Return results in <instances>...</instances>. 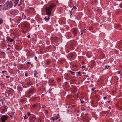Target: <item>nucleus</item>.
Instances as JSON below:
<instances>
[{
  "mask_svg": "<svg viewBox=\"0 0 122 122\" xmlns=\"http://www.w3.org/2000/svg\"><path fill=\"white\" fill-rule=\"evenodd\" d=\"M77 73L78 75L80 76H81V75L80 74V72H78Z\"/></svg>",
  "mask_w": 122,
  "mask_h": 122,
  "instance_id": "20",
  "label": "nucleus"
},
{
  "mask_svg": "<svg viewBox=\"0 0 122 122\" xmlns=\"http://www.w3.org/2000/svg\"><path fill=\"white\" fill-rule=\"evenodd\" d=\"M81 103H84V101L83 100H81Z\"/></svg>",
  "mask_w": 122,
  "mask_h": 122,
  "instance_id": "37",
  "label": "nucleus"
},
{
  "mask_svg": "<svg viewBox=\"0 0 122 122\" xmlns=\"http://www.w3.org/2000/svg\"><path fill=\"white\" fill-rule=\"evenodd\" d=\"M23 17L24 19H25L26 18V16L25 15H24V16Z\"/></svg>",
  "mask_w": 122,
  "mask_h": 122,
  "instance_id": "33",
  "label": "nucleus"
},
{
  "mask_svg": "<svg viewBox=\"0 0 122 122\" xmlns=\"http://www.w3.org/2000/svg\"><path fill=\"white\" fill-rule=\"evenodd\" d=\"M97 91H96V90H95V91H94V92H97Z\"/></svg>",
  "mask_w": 122,
  "mask_h": 122,
  "instance_id": "54",
  "label": "nucleus"
},
{
  "mask_svg": "<svg viewBox=\"0 0 122 122\" xmlns=\"http://www.w3.org/2000/svg\"><path fill=\"white\" fill-rule=\"evenodd\" d=\"M76 79H74L73 80H72V81H74V82H75V81H76Z\"/></svg>",
  "mask_w": 122,
  "mask_h": 122,
  "instance_id": "35",
  "label": "nucleus"
},
{
  "mask_svg": "<svg viewBox=\"0 0 122 122\" xmlns=\"http://www.w3.org/2000/svg\"><path fill=\"white\" fill-rule=\"evenodd\" d=\"M110 101H108V103H110Z\"/></svg>",
  "mask_w": 122,
  "mask_h": 122,
  "instance_id": "57",
  "label": "nucleus"
},
{
  "mask_svg": "<svg viewBox=\"0 0 122 122\" xmlns=\"http://www.w3.org/2000/svg\"><path fill=\"white\" fill-rule=\"evenodd\" d=\"M86 77H88V75H86Z\"/></svg>",
  "mask_w": 122,
  "mask_h": 122,
  "instance_id": "64",
  "label": "nucleus"
},
{
  "mask_svg": "<svg viewBox=\"0 0 122 122\" xmlns=\"http://www.w3.org/2000/svg\"><path fill=\"white\" fill-rule=\"evenodd\" d=\"M7 40L8 41L10 42H12L13 41V40L11 39L10 38H8Z\"/></svg>",
  "mask_w": 122,
  "mask_h": 122,
  "instance_id": "7",
  "label": "nucleus"
},
{
  "mask_svg": "<svg viewBox=\"0 0 122 122\" xmlns=\"http://www.w3.org/2000/svg\"><path fill=\"white\" fill-rule=\"evenodd\" d=\"M1 54H5V53L4 52H1Z\"/></svg>",
  "mask_w": 122,
  "mask_h": 122,
  "instance_id": "23",
  "label": "nucleus"
},
{
  "mask_svg": "<svg viewBox=\"0 0 122 122\" xmlns=\"http://www.w3.org/2000/svg\"><path fill=\"white\" fill-rule=\"evenodd\" d=\"M0 101L1 102H2V101L3 102V100L2 99H0Z\"/></svg>",
  "mask_w": 122,
  "mask_h": 122,
  "instance_id": "52",
  "label": "nucleus"
},
{
  "mask_svg": "<svg viewBox=\"0 0 122 122\" xmlns=\"http://www.w3.org/2000/svg\"><path fill=\"white\" fill-rule=\"evenodd\" d=\"M69 72L71 73V74H72V72H72V71H70H70H69Z\"/></svg>",
  "mask_w": 122,
  "mask_h": 122,
  "instance_id": "41",
  "label": "nucleus"
},
{
  "mask_svg": "<svg viewBox=\"0 0 122 122\" xmlns=\"http://www.w3.org/2000/svg\"><path fill=\"white\" fill-rule=\"evenodd\" d=\"M27 64H29L30 65L31 64V63L30 62H28L27 63Z\"/></svg>",
  "mask_w": 122,
  "mask_h": 122,
  "instance_id": "39",
  "label": "nucleus"
},
{
  "mask_svg": "<svg viewBox=\"0 0 122 122\" xmlns=\"http://www.w3.org/2000/svg\"><path fill=\"white\" fill-rule=\"evenodd\" d=\"M17 4H15L14 5V6L15 7H16L17 5Z\"/></svg>",
  "mask_w": 122,
  "mask_h": 122,
  "instance_id": "47",
  "label": "nucleus"
},
{
  "mask_svg": "<svg viewBox=\"0 0 122 122\" xmlns=\"http://www.w3.org/2000/svg\"><path fill=\"white\" fill-rule=\"evenodd\" d=\"M11 18H10V22H11Z\"/></svg>",
  "mask_w": 122,
  "mask_h": 122,
  "instance_id": "55",
  "label": "nucleus"
},
{
  "mask_svg": "<svg viewBox=\"0 0 122 122\" xmlns=\"http://www.w3.org/2000/svg\"><path fill=\"white\" fill-rule=\"evenodd\" d=\"M107 98V97H103V99H106Z\"/></svg>",
  "mask_w": 122,
  "mask_h": 122,
  "instance_id": "40",
  "label": "nucleus"
},
{
  "mask_svg": "<svg viewBox=\"0 0 122 122\" xmlns=\"http://www.w3.org/2000/svg\"><path fill=\"white\" fill-rule=\"evenodd\" d=\"M121 72V71H118V74H120Z\"/></svg>",
  "mask_w": 122,
  "mask_h": 122,
  "instance_id": "42",
  "label": "nucleus"
},
{
  "mask_svg": "<svg viewBox=\"0 0 122 122\" xmlns=\"http://www.w3.org/2000/svg\"><path fill=\"white\" fill-rule=\"evenodd\" d=\"M30 35H29L27 36V37H28L29 38H30Z\"/></svg>",
  "mask_w": 122,
  "mask_h": 122,
  "instance_id": "44",
  "label": "nucleus"
},
{
  "mask_svg": "<svg viewBox=\"0 0 122 122\" xmlns=\"http://www.w3.org/2000/svg\"><path fill=\"white\" fill-rule=\"evenodd\" d=\"M7 2L8 3L9 7L10 8L13 5L12 1H9L8 0L7 1Z\"/></svg>",
  "mask_w": 122,
  "mask_h": 122,
  "instance_id": "4",
  "label": "nucleus"
},
{
  "mask_svg": "<svg viewBox=\"0 0 122 122\" xmlns=\"http://www.w3.org/2000/svg\"><path fill=\"white\" fill-rule=\"evenodd\" d=\"M60 116L59 115V114H57V116L55 117V119L56 120H57V119H58L60 117Z\"/></svg>",
  "mask_w": 122,
  "mask_h": 122,
  "instance_id": "11",
  "label": "nucleus"
},
{
  "mask_svg": "<svg viewBox=\"0 0 122 122\" xmlns=\"http://www.w3.org/2000/svg\"><path fill=\"white\" fill-rule=\"evenodd\" d=\"M83 33H82L81 32V35H82L83 34Z\"/></svg>",
  "mask_w": 122,
  "mask_h": 122,
  "instance_id": "48",
  "label": "nucleus"
},
{
  "mask_svg": "<svg viewBox=\"0 0 122 122\" xmlns=\"http://www.w3.org/2000/svg\"><path fill=\"white\" fill-rule=\"evenodd\" d=\"M4 1V0H0V3H3Z\"/></svg>",
  "mask_w": 122,
  "mask_h": 122,
  "instance_id": "24",
  "label": "nucleus"
},
{
  "mask_svg": "<svg viewBox=\"0 0 122 122\" xmlns=\"http://www.w3.org/2000/svg\"><path fill=\"white\" fill-rule=\"evenodd\" d=\"M81 32L83 33H85V31H84V30H81Z\"/></svg>",
  "mask_w": 122,
  "mask_h": 122,
  "instance_id": "26",
  "label": "nucleus"
},
{
  "mask_svg": "<svg viewBox=\"0 0 122 122\" xmlns=\"http://www.w3.org/2000/svg\"><path fill=\"white\" fill-rule=\"evenodd\" d=\"M55 6V5L52 4L50 5L49 7H46L45 8V10L46 11V14L47 15H50L52 9Z\"/></svg>",
  "mask_w": 122,
  "mask_h": 122,
  "instance_id": "1",
  "label": "nucleus"
},
{
  "mask_svg": "<svg viewBox=\"0 0 122 122\" xmlns=\"http://www.w3.org/2000/svg\"><path fill=\"white\" fill-rule=\"evenodd\" d=\"M36 86H38V84H37L36 85Z\"/></svg>",
  "mask_w": 122,
  "mask_h": 122,
  "instance_id": "61",
  "label": "nucleus"
},
{
  "mask_svg": "<svg viewBox=\"0 0 122 122\" xmlns=\"http://www.w3.org/2000/svg\"><path fill=\"white\" fill-rule=\"evenodd\" d=\"M45 111L46 112L45 113L46 114H47L48 112V111L47 110H46Z\"/></svg>",
  "mask_w": 122,
  "mask_h": 122,
  "instance_id": "29",
  "label": "nucleus"
},
{
  "mask_svg": "<svg viewBox=\"0 0 122 122\" xmlns=\"http://www.w3.org/2000/svg\"><path fill=\"white\" fill-rule=\"evenodd\" d=\"M51 119L53 120H55L56 119H55V118L54 117H52Z\"/></svg>",
  "mask_w": 122,
  "mask_h": 122,
  "instance_id": "22",
  "label": "nucleus"
},
{
  "mask_svg": "<svg viewBox=\"0 0 122 122\" xmlns=\"http://www.w3.org/2000/svg\"><path fill=\"white\" fill-rule=\"evenodd\" d=\"M33 119H33H31V121H30V122H32V121H34V119Z\"/></svg>",
  "mask_w": 122,
  "mask_h": 122,
  "instance_id": "36",
  "label": "nucleus"
},
{
  "mask_svg": "<svg viewBox=\"0 0 122 122\" xmlns=\"http://www.w3.org/2000/svg\"><path fill=\"white\" fill-rule=\"evenodd\" d=\"M35 73H34V75L35 76V77H38L37 76H36L38 74V73L37 72V71L36 70L35 71Z\"/></svg>",
  "mask_w": 122,
  "mask_h": 122,
  "instance_id": "12",
  "label": "nucleus"
},
{
  "mask_svg": "<svg viewBox=\"0 0 122 122\" xmlns=\"http://www.w3.org/2000/svg\"><path fill=\"white\" fill-rule=\"evenodd\" d=\"M35 60H37V57H36V56H35Z\"/></svg>",
  "mask_w": 122,
  "mask_h": 122,
  "instance_id": "46",
  "label": "nucleus"
},
{
  "mask_svg": "<svg viewBox=\"0 0 122 122\" xmlns=\"http://www.w3.org/2000/svg\"><path fill=\"white\" fill-rule=\"evenodd\" d=\"M23 108H20L19 109H20V110H21V109H23Z\"/></svg>",
  "mask_w": 122,
  "mask_h": 122,
  "instance_id": "60",
  "label": "nucleus"
},
{
  "mask_svg": "<svg viewBox=\"0 0 122 122\" xmlns=\"http://www.w3.org/2000/svg\"><path fill=\"white\" fill-rule=\"evenodd\" d=\"M3 7L5 8H7V9L8 8V4L7 3L5 4L3 6Z\"/></svg>",
  "mask_w": 122,
  "mask_h": 122,
  "instance_id": "8",
  "label": "nucleus"
},
{
  "mask_svg": "<svg viewBox=\"0 0 122 122\" xmlns=\"http://www.w3.org/2000/svg\"><path fill=\"white\" fill-rule=\"evenodd\" d=\"M34 91V90L32 89L29 91L27 93V94L28 97H30V94L31 93H32Z\"/></svg>",
  "mask_w": 122,
  "mask_h": 122,
  "instance_id": "3",
  "label": "nucleus"
},
{
  "mask_svg": "<svg viewBox=\"0 0 122 122\" xmlns=\"http://www.w3.org/2000/svg\"><path fill=\"white\" fill-rule=\"evenodd\" d=\"M25 75L26 76H27L28 75V74L27 73H25Z\"/></svg>",
  "mask_w": 122,
  "mask_h": 122,
  "instance_id": "43",
  "label": "nucleus"
},
{
  "mask_svg": "<svg viewBox=\"0 0 122 122\" xmlns=\"http://www.w3.org/2000/svg\"><path fill=\"white\" fill-rule=\"evenodd\" d=\"M46 106H45V105H44L42 107V108H43L44 107H45Z\"/></svg>",
  "mask_w": 122,
  "mask_h": 122,
  "instance_id": "25",
  "label": "nucleus"
},
{
  "mask_svg": "<svg viewBox=\"0 0 122 122\" xmlns=\"http://www.w3.org/2000/svg\"><path fill=\"white\" fill-rule=\"evenodd\" d=\"M15 113L14 112H12L10 114V116L11 117V118H12L13 116V115L14 113Z\"/></svg>",
  "mask_w": 122,
  "mask_h": 122,
  "instance_id": "10",
  "label": "nucleus"
},
{
  "mask_svg": "<svg viewBox=\"0 0 122 122\" xmlns=\"http://www.w3.org/2000/svg\"><path fill=\"white\" fill-rule=\"evenodd\" d=\"M85 68V66H83L82 67V68Z\"/></svg>",
  "mask_w": 122,
  "mask_h": 122,
  "instance_id": "34",
  "label": "nucleus"
},
{
  "mask_svg": "<svg viewBox=\"0 0 122 122\" xmlns=\"http://www.w3.org/2000/svg\"><path fill=\"white\" fill-rule=\"evenodd\" d=\"M2 110L4 112H5V111H6V110H4L3 109Z\"/></svg>",
  "mask_w": 122,
  "mask_h": 122,
  "instance_id": "49",
  "label": "nucleus"
},
{
  "mask_svg": "<svg viewBox=\"0 0 122 122\" xmlns=\"http://www.w3.org/2000/svg\"><path fill=\"white\" fill-rule=\"evenodd\" d=\"M35 36L36 37L37 36L36 35V34H35Z\"/></svg>",
  "mask_w": 122,
  "mask_h": 122,
  "instance_id": "59",
  "label": "nucleus"
},
{
  "mask_svg": "<svg viewBox=\"0 0 122 122\" xmlns=\"http://www.w3.org/2000/svg\"><path fill=\"white\" fill-rule=\"evenodd\" d=\"M24 13H23L22 14V18H23V16H24L23 15H24Z\"/></svg>",
  "mask_w": 122,
  "mask_h": 122,
  "instance_id": "51",
  "label": "nucleus"
},
{
  "mask_svg": "<svg viewBox=\"0 0 122 122\" xmlns=\"http://www.w3.org/2000/svg\"><path fill=\"white\" fill-rule=\"evenodd\" d=\"M53 81H54V80H51V82H53Z\"/></svg>",
  "mask_w": 122,
  "mask_h": 122,
  "instance_id": "62",
  "label": "nucleus"
},
{
  "mask_svg": "<svg viewBox=\"0 0 122 122\" xmlns=\"http://www.w3.org/2000/svg\"><path fill=\"white\" fill-rule=\"evenodd\" d=\"M27 115H28V116H29L30 115V114L29 112H28L27 113Z\"/></svg>",
  "mask_w": 122,
  "mask_h": 122,
  "instance_id": "27",
  "label": "nucleus"
},
{
  "mask_svg": "<svg viewBox=\"0 0 122 122\" xmlns=\"http://www.w3.org/2000/svg\"><path fill=\"white\" fill-rule=\"evenodd\" d=\"M38 120L39 121H41V119H39Z\"/></svg>",
  "mask_w": 122,
  "mask_h": 122,
  "instance_id": "56",
  "label": "nucleus"
},
{
  "mask_svg": "<svg viewBox=\"0 0 122 122\" xmlns=\"http://www.w3.org/2000/svg\"><path fill=\"white\" fill-rule=\"evenodd\" d=\"M95 89V88H92V90L93 91H94V90Z\"/></svg>",
  "mask_w": 122,
  "mask_h": 122,
  "instance_id": "31",
  "label": "nucleus"
},
{
  "mask_svg": "<svg viewBox=\"0 0 122 122\" xmlns=\"http://www.w3.org/2000/svg\"><path fill=\"white\" fill-rule=\"evenodd\" d=\"M50 61L49 60H47L46 62V65H48L50 64Z\"/></svg>",
  "mask_w": 122,
  "mask_h": 122,
  "instance_id": "9",
  "label": "nucleus"
},
{
  "mask_svg": "<svg viewBox=\"0 0 122 122\" xmlns=\"http://www.w3.org/2000/svg\"><path fill=\"white\" fill-rule=\"evenodd\" d=\"M8 118V116L7 115H3L2 116L1 119L2 122H4L6 121Z\"/></svg>",
  "mask_w": 122,
  "mask_h": 122,
  "instance_id": "2",
  "label": "nucleus"
},
{
  "mask_svg": "<svg viewBox=\"0 0 122 122\" xmlns=\"http://www.w3.org/2000/svg\"><path fill=\"white\" fill-rule=\"evenodd\" d=\"M28 85H31L32 84V83L31 82H28Z\"/></svg>",
  "mask_w": 122,
  "mask_h": 122,
  "instance_id": "14",
  "label": "nucleus"
},
{
  "mask_svg": "<svg viewBox=\"0 0 122 122\" xmlns=\"http://www.w3.org/2000/svg\"><path fill=\"white\" fill-rule=\"evenodd\" d=\"M19 1V0H15L14 2L16 4H17Z\"/></svg>",
  "mask_w": 122,
  "mask_h": 122,
  "instance_id": "16",
  "label": "nucleus"
},
{
  "mask_svg": "<svg viewBox=\"0 0 122 122\" xmlns=\"http://www.w3.org/2000/svg\"><path fill=\"white\" fill-rule=\"evenodd\" d=\"M110 67L109 65H106L105 67V68L106 69H108V68H109Z\"/></svg>",
  "mask_w": 122,
  "mask_h": 122,
  "instance_id": "13",
  "label": "nucleus"
},
{
  "mask_svg": "<svg viewBox=\"0 0 122 122\" xmlns=\"http://www.w3.org/2000/svg\"><path fill=\"white\" fill-rule=\"evenodd\" d=\"M83 30H84V31H85V30H86V29H84Z\"/></svg>",
  "mask_w": 122,
  "mask_h": 122,
  "instance_id": "58",
  "label": "nucleus"
},
{
  "mask_svg": "<svg viewBox=\"0 0 122 122\" xmlns=\"http://www.w3.org/2000/svg\"><path fill=\"white\" fill-rule=\"evenodd\" d=\"M26 116H27V115H25V116L24 118V119H26L28 118V117H26Z\"/></svg>",
  "mask_w": 122,
  "mask_h": 122,
  "instance_id": "19",
  "label": "nucleus"
},
{
  "mask_svg": "<svg viewBox=\"0 0 122 122\" xmlns=\"http://www.w3.org/2000/svg\"><path fill=\"white\" fill-rule=\"evenodd\" d=\"M99 82H102V81L101 80H99Z\"/></svg>",
  "mask_w": 122,
  "mask_h": 122,
  "instance_id": "53",
  "label": "nucleus"
},
{
  "mask_svg": "<svg viewBox=\"0 0 122 122\" xmlns=\"http://www.w3.org/2000/svg\"><path fill=\"white\" fill-rule=\"evenodd\" d=\"M75 73L74 72H73L72 73V74H73V75H74L75 74Z\"/></svg>",
  "mask_w": 122,
  "mask_h": 122,
  "instance_id": "50",
  "label": "nucleus"
},
{
  "mask_svg": "<svg viewBox=\"0 0 122 122\" xmlns=\"http://www.w3.org/2000/svg\"><path fill=\"white\" fill-rule=\"evenodd\" d=\"M3 5H0V6H3Z\"/></svg>",
  "mask_w": 122,
  "mask_h": 122,
  "instance_id": "63",
  "label": "nucleus"
},
{
  "mask_svg": "<svg viewBox=\"0 0 122 122\" xmlns=\"http://www.w3.org/2000/svg\"><path fill=\"white\" fill-rule=\"evenodd\" d=\"M24 101L25 100L23 99H21L20 100V102H24Z\"/></svg>",
  "mask_w": 122,
  "mask_h": 122,
  "instance_id": "15",
  "label": "nucleus"
},
{
  "mask_svg": "<svg viewBox=\"0 0 122 122\" xmlns=\"http://www.w3.org/2000/svg\"><path fill=\"white\" fill-rule=\"evenodd\" d=\"M73 8H74L76 9H77V8L76 6H74L72 9V10Z\"/></svg>",
  "mask_w": 122,
  "mask_h": 122,
  "instance_id": "32",
  "label": "nucleus"
},
{
  "mask_svg": "<svg viewBox=\"0 0 122 122\" xmlns=\"http://www.w3.org/2000/svg\"><path fill=\"white\" fill-rule=\"evenodd\" d=\"M7 72V71H6L5 70V71H2V73L3 74V73H5V72Z\"/></svg>",
  "mask_w": 122,
  "mask_h": 122,
  "instance_id": "21",
  "label": "nucleus"
},
{
  "mask_svg": "<svg viewBox=\"0 0 122 122\" xmlns=\"http://www.w3.org/2000/svg\"><path fill=\"white\" fill-rule=\"evenodd\" d=\"M48 15L47 17H46L44 18L47 21L48 20L50 19V15Z\"/></svg>",
  "mask_w": 122,
  "mask_h": 122,
  "instance_id": "6",
  "label": "nucleus"
},
{
  "mask_svg": "<svg viewBox=\"0 0 122 122\" xmlns=\"http://www.w3.org/2000/svg\"><path fill=\"white\" fill-rule=\"evenodd\" d=\"M22 0H20V4H21L22 3Z\"/></svg>",
  "mask_w": 122,
  "mask_h": 122,
  "instance_id": "38",
  "label": "nucleus"
},
{
  "mask_svg": "<svg viewBox=\"0 0 122 122\" xmlns=\"http://www.w3.org/2000/svg\"><path fill=\"white\" fill-rule=\"evenodd\" d=\"M24 26L25 27H28V25L27 24L25 23L24 25Z\"/></svg>",
  "mask_w": 122,
  "mask_h": 122,
  "instance_id": "17",
  "label": "nucleus"
},
{
  "mask_svg": "<svg viewBox=\"0 0 122 122\" xmlns=\"http://www.w3.org/2000/svg\"><path fill=\"white\" fill-rule=\"evenodd\" d=\"M72 32L74 35L76 36L77 32V30H76L74 29L72 30Z\"/></svg>",
  "mask_w": 122,
  "mask_h": 122,
  "instance_id": "5",
  "label": "nucleus"
},
{
  "mask_svg": "<svg viewBox=\"0 0 122 122\" xmlns=\"http://www.w3.org/2000/svg\"><path fill=\"white\" fill-rule=\"evenodd\" d=\"M72 14H73V13L72 12V10H71L70 12V14L71 15H72Z\"/></svg>",
  "mask_w": 122,
  "mask_h": 122,
  "instance_id": "28",
  "label": "nucleus"
},
{
  "mask_svg": "<svg viewBox=\"0 0 122 122\" xmlns=\"http://www.w3.org/2000/svg\"><path fill=\"white\" fill-rule=\"evenodd\" d=\"M36 105H33V107L34 108H35V107H36Z\"/></svg>",
  "mask_w": 122,
  "mask_h": 122,
  "instance_id": "30",
  "label": "nucleus"
},
{
  "mask_svg": "<svg viewBox=\"0 0 122 122\" xmlns=\"http://www.w3.org/2000/svg\"><path fill=\"white\" fill-rule=\"evenodd\" d=\"M9 77H10L9 76H6V77L7 78H9Z\"/></svg>",
  "mask_w": 122,
  "mask_h": 122,
  "instance_id": "45",
  "label": "nucleus"
},
{
  "mask_svg": "<svg viewBox=\"0 0 122 122\" xmlns=\"http://www.w3.org/2000/svg\"><path fill=\"white\" fill-rule=\"evenodd\" d=\"M3 23V20L1 18H0V24H1Z\"/></svg>",
  "mask_w": 122,
  "mask_h": 122,
  "instance_id": "18",
  "label": "nucleus"
}]
</instances>
